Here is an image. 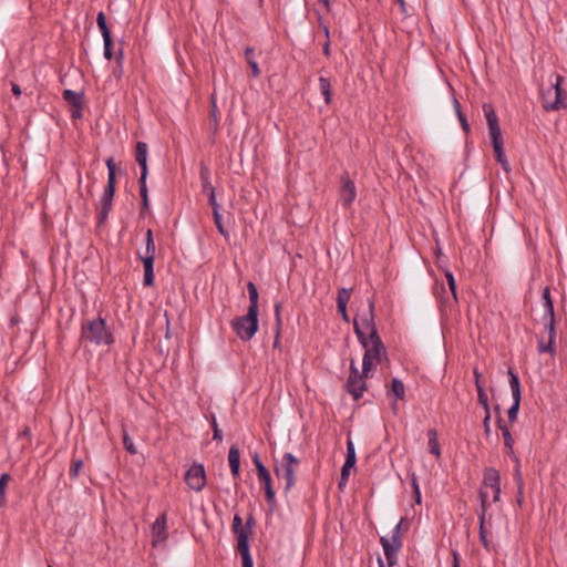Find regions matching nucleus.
<instances>
[{"label":"nucleus","mask_w":567,"mask_h":567,"mask_svg":"<svg viewBox=\"0 0 567 567\" xmlns=\"http://www.w3.org/2000/svg\"><path fill=\"white\" fill-rule=\"evenodd\" d=\"M365 379L367 377H363L362 374L358 378H348L344 388L354 400L362 398L364 391L367 390Z\"/></svg>","instance_id":"13"},{"label":"nucleus","mask_w":567,"mask_h":567,"mask_svg":"<svg viewBox=\"0 0 567 567\" xmlns=\"http://www.w3.org/2000/svg\"><path fill=\"white\" fill-rule=\"evenodd\" d=\"M523 492H524V485H519L517 486V497H516V502L517 504L522 507L523 505Z\"/></svg>","instance_id":"60"},{"label":"nucleus","mask_w":567,"mask_h":567,"mask_svg":"<svg viewBox=\"0 0 567 567\" xmlns=\"http://www.w3.org/2000/svg\"><path fill=\"white\" fill-rule=\"evenodd\" d=\"M122 434H123V444H124L125 450L131 454H136L137 450L131 439L130 433L124 429Z\"/></svg>","instance_id":"37"},{"label":"nucleus","mask_w":567,"mask_h":567,"mask_svg":"<svg viewBox=\"0 0 567 567\" xmlns=\"http://www.w3.org/2000/svg\"><path fill=\"white\" fill-rule=\"evenodd\" d=\"M501 429L503 430V437H504L505 446L509 450L511 453H513L514 439L512 437L509 427H501Z\"/></svg>","instance_id":"43"},{"label":"nucleus","mask_w":567,"mask_h":567,"mask_svg":"<svg viewBox=\"0 0 567 567\" xmlns=\"http://www.w3.org/2000/svg\"><path fill=\"white\" fill-rule=\"evenodd\" d=\"M62 97L65 102H68L71 106H75L79 104H83L84 94L82 92H75L72 90H64L62 93Z\"/></svg>","instance_id":"26"},{"label":"nucleus","mask_w":567,"mask_h":567,"mask_svg":"<svg viewBox=\"0 0 567 567\" xmlns=\"http://www.w3.org/2000/svg\"><path fill=\"white\" fill-rule=\"evenodd\" d=\"M233 530L237 535L240 533H248V530L243 526V519L241 517L236 514L233 519Z\"/></svg>","instance_id":"41"},{"label":"nucleus","mask_w":567,"mask_h":567,"mask_svg":"<svg viewBox=\"0 0 567 567\" xmlns=\"http://www.w3.org/2000/svg\"><path fill=\"white\" fill-rule=\"evenodd\" d=\"M82 116H83V104L72 106L71 117L73 120H78V118H81Z\"/></svg>","instance_id":"53"},{"label":"nucleus","mask_w":567,"mask_h":567,"mask_svg":"<svg viewBox=\"0 0 567 567\" xmlns=\"http://www.w3.org/2000/svg\"><path fill=\"white\" fill-rule=\"evenodd\" d=\"M542 299H543V302H544L543 305H544V309H545V312L543 316V321H546L547 317L555 316L554 301L551 299L550 288L548 286H546L543 289Z\"/></svg>","instance_id":"18"},{"label":"nucleus","mask_w":567,"mask_h":567,"mask_svg":"<svg viewBox=\"0 0 567 567\" xmlns=\"http://www.w3.org/2000/svg\"><path fill=\"white\" fill-rule=\"evenodd\" d=\"M554 342L555 341L548 340V343L545 344L544 341H539L538 342V351L540 353H544V352H549L551 354L555 353Z\"/></svg>","instance_id":"46"},{"label":"nucleus","mask_w":567,"mask_h":567,"mask_svg":"<svg viewBox=\"0 0 567 567\" xmlns=\"http://www.w3.org/2000/svg\"><path fill=\"white\" fill-rule=\"evenodd\" d=\"M245 60L248 63V65L250 66L251 76L252 78H258L260 75V69H259V65H258V63L256 61V54H255V49L254 48L247 47L245 49Z\"/></svg>","instance_id":"22"},{"label":"nucleus","mask_w":567,"mask_h":567,"mask_svg":"<svg viewBox=\"0 0 567 567\" xmlns=\"http://www.w3.org/2000/svg\"><path fill=\"white\" fill-rule=\"evenodd\" d=\"M281 303L276 302L275 305V330L281 329L282 320H281Z\"/></svg>","instance_id":"45"},{"label":"nucleus","mask_w":567,"mask_h":567,"mask_svg":"<svg viewBox=\"0 0 567 567\" xmlns=\"http://www.w3.org/2000/svg\"><path fill=\"white\" fill-rule=\"evenodd\" d=\"M487 493L483 489L480 491V499H481V512L480 515H484V518L486 519V512H487Z\"/></svg>","instance_id":"44"},{"label":"nucleus","mask_w":567,"mask_h":567,"mask_svg":"<svg viewBox=\"0 0 567 567\" xmlns=\"http://www.w3.org/2000/svg\"><path fill=\"white\" fill-rule=\"evenodd\" d=\"M96 23L101 31V34L103 37V41H111L113 40L111 30L106 23V17L103 11H100L96 17Z\"/></svg>","instance_id":"25"},{"label":"nucleus","mask_w":567,"mask_h":567,"mask_svg":"<svg viewBox=\"0 0 567 567\" xmlns=\"http://www.w3.org/2000/svg\"><path fill=\"white\" fill-rule=\"evenodd\" d=\"M564 78L561 75H556V82L551 83L550 87L547 91V94L555 93V100L553 102L547 101V95L543 94V106L546 111H558L560 109L567 107V104L563 101L564 90L561 87Z\"/></svg>","instance_id":"8"},{"label":"nucleus","mask_w":567,"mask_h":567,"mask_svg":"<svg viewBox=\"0 0 567 567\" xmlns=\"http://www.w3.org/2000/svg\"><path fill=\"white\" fill-rule=\"evenodd\" d=\"M373 361H374V360H373L372 358H370V355H369V354H364V355H363V359H362V372H361V374H362L363 377L369 378V374H370L371 370H372V369H373V367H374Z\"/></svg>","instance_id":"38"},{"label":"nucleus","mask_w":567,"mask_h":567,"mask_svg":"<svg viewBox=\"0 0 567 567\" xmlns=\"http://www.w3.org/2000/svg\"><path fill=\"white\" fill-rule=\"evenodd\" d=\"M213 217H214V223H215L219 234L221 236H224L225 238H227L229 236V233L225 229V227L223 225L221 215H220L219 210H217V209L213 210Z\"/></svg>","instance_id":"36"},{"label":"nucleus","mask_w":567,"mask_h":567,"mask_svg":"<svg viewBox=\"0 0 567 567\" xmlns=\"http://www.w3.org/2000/svg\"><path fill=\"white\" fill-rule=\"evenodd\" d=\"M494 153H495V158L501 164L502 168L507 173L511 172V166L505 156L504 148H502L501 151H498V150L494 151Z\"/></svg>","instance_id":"40"},{"label":"nucleus","mask_w":567,"mask_h":567,"mask_svg":"<svg viewBox=\"0 0 567 567\" xmlns=\"http://www.w3.org/2000/svg\"><path fill=\"white\" fill-rule=\"evenodd\" d=\"M145 252L144 255L138 254L140 260L143 262L144 267V279L143 285L145 287H152L154 285V261H155V252L156 247L155 243H145Z\"/></svg>","instance_id":"7"},{"label":"nucleus","mask_w":567,"mask_h":567,"mask_svg":"<svg viewBox=\"0 0 567 567\" xmlns=\"http://www.w3.org/2000/svg\"><path fill=\"white\" fill-rule=\"evenodd\" d=\"M104 42V52H103V55L106 60H112L113 56H114V51H113V40L111 41H103Z\"/></svg>","instance_id":"48"},{"label":"nucleus","mask_w":567,"mask_h":567,"mask_svg":"<svg viewBox=\"0 0 567 567\" xmlns=\"http://www.w3.org/2000/svg\"><path fill=\"white\" fill-rule=\"evenodd\" d=\"M83 468V461L82 460H74L72 462V466L70 468V476L71 478H76L80 474V471Z\"/></svg>","instance_id":"42"},{"label":"nucleus","mask_w":567,"mask_h":567,"mask_svg":"<svg viewBox=\"0 0 567 567\" xmlns=\"http://www.w3.org/2000/svg\"><path fill=\"white\" fill-rule=\"evenodd\" d=\"M319 87L320 92L323 96L324 103L328 105L332 101V91H331V82L328 78L320 76L319 78Z\"/></svg>","instance_id":"27"},{"label":"nucleus","mask_w":567,"mask_h":567,"mask_svg":"<svg viewBox=\"0 0 567 567\" xmlns=\"http://www.w3.org/2000/svg\"><path fill=\"white\" fill-rule=\"evenodd\" d=\"M412 485H413V488H414L415 502L417 504H420L421 503V493H420L419 484H417V481H416L415 477L412 478Z\"/></svg>","instance_id":"56"},{"label":"nucleus","mask_w":567,"mask_h":567,"mask_svg":"<svg viewBox=\"0 0 567 567\" xmlns=\"http://www.w3.org/2000/svg\"><path fill=\"white\" fill-rule=\"evenodd\" d=\"M248 533H240L237 535V550L239 551L241 559H243V566L250 567V564L252 563V558L249 553V544H248Z\"/></svg>","instance_id":"16"},{"label":"nucleus","mask_w":567,"mask_h":567,"mask_svg":"<svg viewBox=\"0 0 567 567\" xmlns=\"http://www.w3.org/2000/svg\"><path fill=\"white\" fill-rule=\"evenodd\" d=\"M488 135H489L494 151H497V150L501 151L502 148H504V142H503L502 131H501L499 126L488 128Z\"/></svg>","instance_id":"28"},{"label":"nucleus","mask_w":567,"mask_h":567,"mask_svg":"<svg viewBox=\"0 0 567 567\" xmlns=\"http://www.w3.org/2000/svg\"><path fill=\"white\" fill-rule=\"evenodd\" d=\"M350 470L351 468H347L346 465L342 466V468H341L342 481L348 482Z\"/></svg>","instance_id":"64"},{"label":"nucleus","mask_w":567,"mask_h":567,"mask_svg":"<svg viewBox=\"0 0 567 567\" xmlns=\"http://www.w3.org/2000/svg\"><path fill=\"white\" fill-rule=\"evenodd\" d=\"M477 390V401L480 404L478 413L483 417V424L482 425H489L491 419H492V411L488 404V395L483 388V385H478Z\"/></svg>","instance_id":"14"},{"label":"nucleus","mask_w":567,"mask_h":567,"mask_svg":"<svg viewBox=\"0 0 567 567\" xmlns=\"http://www.w3.org/2000/svg\"><path fill=\"white\" fill-rule=\"evenodd\" d=\"M199 178H200L202 183H204V182H209V181H210V171H209V168H208L206 165H204V164H202V165H200V169H199Z\"/></svg>","instance_id":"50"},{"label":"nucleus","mask_w":567,"mask_h":567,"mask_svg":"<svg viewBox=\"0 0 567 567\" xmlns=\"http://www.w3.org/2000/svg\"><path fill=\"white\" fill-rule=\"evenodd\" d=\"M258 313L248 308L247 313L231 320V328L241 341H249L259 330Z\"/></svg>","instance_id":"4"},{"label":"nucleus","mask_w":567,"mask_h":567,"mask_svg":"<svg viewBox=\"0 0 567 567\" xmlns=\"http://www.w3.org/2000/svg\"><path fill=\"white\" fill-rule=\"evenodd\" d=\"M299 460L291 453H285L280 467H276V474L285 480V492L288 493L295 485V467Z\"/></svg>","instance_id":"6"},{"label":"nucleus","mask_w":567,"mask_h":567,"mask_svg":"<svg viewBox=\"0 0 567 567\" xmlns=\"http://www.w3.org/2000/svg\"><path fill=\"white\" fill-rule=\"evenodd\" d=\"M353 330L358 341L365 349L364 354H369L378 363L389 360L385 346L375 326L374 301L372 298L368 299V309L360 316V319L354 318Z\"/></svg>","instance_id":"1"},{"label":"nucleus","mask_w":567,"mask_h":567,"mask_svg":"<svg viewBox=\"0 0 567 567\" xmlns=\"http://www.w3.org/2000/svg\"><path fill=\"white\" fill-rule=\"evenodd\" d=\"M338 312L341 315L342 319L346 321V322H349L350 319H349V315H348V311H347V305H343L341 308H337Z\"/></svg>","instance_id":"58"},{"label":"nucleus","mask_w":567,"mask_h":567,"mask_svg":"<svg viewBox=\"0 0 567 567\" xmlns=\"http://www.w3.org/2000/svg\"><path fill=\"white\" fill-rule=\"evenodd\" d=\"M81 339L94 346H111L114 343L113 333L106 327L102 317L82 322Z\"/></svg>","instance_id":"2"},{"label":"nucleus","mask_w":567,"mask_h":567,"mask_svg":"<svg viewBox=\"0 0 567 567\" xmlns=\"http://www.w3.org/2000/svg\"><path fill=\"white\" fill-rule=\"evenodd\" d=\"M351 297V289L341 288L337 296V308H341L343 305H348Z\"/></svg>","instance_id":"34"},{"label":"nucleus","mask_w":567,"mask_h":567,"mask_svg":"<svg viewBox=\"0 0 567 567\" xmlns=\"http://www.w3.org/2000/svg\"><path fill=\"white\" fill-rule=\"evenodd\" d=\"M515 462H516V466H515V472H514V478L517 483V486L524 485L522 473H520V465H519V461L517 457H515Z\"/></svg>","instance_id":"51"},{"label":"nucleus","mask_w":567,"mask_h":567,"mask_svg":"<svg viewBox=\"0 0 567 567\" xmlns=\"http://www.w3.org/2000/svg\"><path fill=\"white\" fill-rule=\"evenodd\" d=\"M208 203L212 206L213 210H219L220 205L217 203L215 190L207 194Z\"/></svg>","instance_id":"54"},{"label":"nucleus","mask_w":567,"mask_h":567,"mask_svg":"<svg viewBox=\"0 0 567 567\" xmlns=\"http://www.w3.org/2000/svg\"><path fill=\"white\" fill-rule=\"evenodd\" d=\"M545 329L548 331V340L555 341L556 338V327H555V316L547 317V320L544 321Z\"/></svg>","instance_id":"35"},{"label":"nucleus","mask_w":567,"mask_h":567,"mask_svg":"<svg viewBox=\"0 0 567 567\" xmlns=\"http://www.w3.org/2000/svg\"><path fill=\"white\" fill-rule=\"evenodd\" d=\"M167 515L166 513L161 514L152 525L153 546H157L167 539Z\"/></svg>","instance_id":"12"},{"label":"nucleus","mask_w":567,"mask_h":567,"mask_svg":"<svg viewBox=\"0 0 567 567\" xmlns=\"http://www.w3.org/2000/svg\"><path fill=\"white\" fill-rule=\"evenodd\" d=\"M492 489L494 492L493 501L496 503L499 501V497H501V485L492 487Z\"/></svg>","instance_id":"63"},{"label":"nucleus","mask_w":567,"mask_h":567,"mask_svg":"<svg viewBox=\"0 0 567 567\" xmlns=\"http://www.w3.org/2000/svg\"><path fill=\"white\" fill-rule=\"evenodd\" d=\"M257 476L259 481L264 484L266 499L268 504L274 505L276 502L275 492L271 486V476L269 471L265 465H258Z\"/></svg>","instance_id":"15"},{"label":"nucleus","mask_w":567,"mask_h":567,"mask_svg":"<svg viewBox=\"0 0 567 567\" xmlns=\"http://www.w3.org/2000/svg\"><path fill=\"white\" fill-rule=\"evenodd\" d=\"M339 196L343 207H349L357 197L354 181L350 177L348 172H344L340 177Z\"/></svg>","instance_id":"10"},{"label":"nucleus","mask_w":567,"mask_h":567,"mask_svg":"<svg viewBox=\"0 0 567 567\" xmlns=\"http://www.w3.org/2000/svg\"><path fill=\"white\" fill-rule=\"evenodd\" d=\"M185 482L195 492H202L206 485V473L202 464H193L185 473Z\"/></svg>","instance_id":"9"},{"label":"nucleus","mask_w":567,"mask_h":567,"mask_svg":"<svg viewBox=\"0 0 567 567\" xmlns=\"http://www.w3.org/2000/svg\"><path fill=\"white\" fill-rule=\"evenodd\" d=\"M486 524L487 520L484 518V515H480V540L483 544V546L489 550V542L486 536Z\"/></svg>","instance_id":"32"},{"label":"nucleus","mask_w":567,"mask_h":567,"mask_svg":"<svg viewBox=\"0 0 567 567\" xmlns=\"http://www.w3.org/2000/svg\"><path fill=\"white\" fill-rule=\"evenodd\" d=\"M492 415L495 417L496 425H505L504 420L502 419L501 408L496 404L493 409Z\"/></svg>","instance_id":"52"},{"label":"nucleus","mask_w":567,"mask_h":567,"mask_svg":"<svg viewBox=\"0 0 567 567\" xmlns=\"http://www.w3.org/2000/svg\"><path fill=\"white\" fill-rule=\"evenodd\" d=\"M11 91H12V93H13V95L16 97H20L21 96L22 92H21V89H20L19 84L12 82L11 83Z\"/></svg>","instance_id":"61"},{"label":"nucleus","mask_w":567,"mask_h":567,"mask_svg":"<svg viewBox=\"0 0 567 567\" xmlns=\"http://www.w3.org/2000/svg\"><path fill=\"white\" fill-rule=\"evenodd\" d=\"M215 188L214 186L212 185L210 181L209 182H204L202 183V192L207 195L209 194L210 192H214Z\"/></svg>","instance_id":"57"},{"label":"nucleus","mask_w":567,"mask_h":567,"mask_svg":"<svg viewBox=\"0 0 567 567\" xmlns=\"http://www.w3.org/2000/svg\"><path fill=\"white\" fill-rule=\"evenodd\" d=\"M347 436H348V441H347V456H346V462H344L343 465H346L347 468H352V467H354L355 462H357L355 450H354L353 442L351 440V432L350 431L347 433Z\"/></svg>","instance_id":"24"},{"label":"nucleus","mask_w":567,"mask_h":567,"mask_svg":"<svg viewBox=\"0 0 567 567\" xmlns=\"http://www.w3.org/2000/svg\"><path fill=\"white\" fill-rule=\"evenodd\" d=\"M116 64L120 65V74L123 73V62H124V50L123 48H118L116 52H114Z\"/></svg>","instance_id":"49"},{"label":"nucleus","mask_w":567,"mask_h":567,"mask_svg":"<svg viewBox=\"0 0 567 567\" xmlns=\"http://www.w3.org/2000/svg\"><path fill=\"white\" fill-rule=\"evenodd\" d=\"M458 121H460V124H461V126H462L463 131H464L466 134H468V133H470V131H471V128H470V124H468V122H467L466 116L458 118Z\"/></svg>","instance_id":"59"},{"label":"nucleus","mask_w":567,"mask_h":567,"mask_svg":"<svg viewBox=\"0 0 567 567\" xmlns=\"http://www.w3.org/2000/svg\"><path fill=\"white\" fill-rule=\"evenodd\" d=\"M483 484L485 486H489L491 488L501 485L499 472L494 467L485 468Z\"/></svg>","instance_id":"20"},{"label":"nucleus","mask_w":567,"mask_h":567,"mask_svg":"<svg viewBox=\"0 0 567 567\" xmlns=\"http://www.w3.org/2000/svg\"><path fill=\"white\" fill-rule=\"evenodd\" d=\"M138 185H140V196L142 199L140 215L144 216L150 208L148 189H147L146 182H138Z\"/></svg>","instance_id":"29"},{"label":"nucleus","mask_w":567,"mask_h":567,"mask_svg":"<svg viewBox=\"0 0 567 567\" xmlns=\"http://www.w3.org/2000/svg\"><path fill=\"white\" fill-rule=\"evenodd\" d=\"M520 399L522 398L513 399V404L507 410V416H508L509 423H514L517 419V414H518L519 405H520Z\"/></svg>","instance_id":"33"},{"label":"nucleus","mask_w":567,"mask_h":567,"mask_svg":"<svg viewBox=\"0 0 567 567\" xmlns=\"http://www.w3.org/2000/svg\"><path fill=\"white\" fill-rule=\"evenodd\" d=\"M483 112H484V115H485L488 128H493V127H498L499 126L497 114H496L495 109H494V106L492 104L484 103L483 104Z\"/></svg>","instance_id":"23"},{"label":"nucleus","mask_w":567,"mask_h":567,"mask_svg":"<svg viewBox=\"0 0 567 567\" xmlns=\"http://www.w3.org/2000/svg\"><path fill=\"white\" fill-rule=\"evenodd\" d=\"M228 462L234 478H237L239 476L240 470V451L237 445L230 446L228 453Z\"/></svg>","instance_id":"17"},{"label":"nucleus","mask_w":567,"mask_h":567,"mask_svg":"<svg viewBox=\"0 0 567 567\" xmlns=\"http://www.w3.org/2000/svg\"><path fill=\"white\" fill-rule=\"evenodd\" d=\"M10 480V475L8 473H3L0 476V506H2L6 502V487Z\"/></svg>","instance_id":"39"},{"label":"nucleus","mask_w":567,"mask_h":567,"mask_svg":"<svg viewBox=\"0 0 567 567\" xmlns=\"http://www.w3.org/2000/svg\"><path fill=\"white\" fill-rule=\"evenodd\" d=\"M426 436H427L429 452L431 454H433L436 458H440L441 457V446L439 443V436H437L436 430L430 429L427 431Z\"/></svg>","instance_id":"19"},{"label":"nucleus","mask_w":567,"mask_h":567,"mask_svg":"<svg viewBox=\"0 0 567 567\" xmlns=\"http://www.w3.org/2000/svg\"><path fill=\"white\" fill-rule=\"evenodd\" d=\"M105 164L107 167V183L104 187V192L97 208V225H103L107 220L109 214L112 209V203L116 188V164L114 157H109Z\"/></svg>","instance_id":"3"},{"label":"nucleus","mask_w":567,"mask_h":567,"mask_svg":"<svg viewBox=\"0 0 567 567\" xmlns=\"http://www.w3.org/2000/svg\"><path fill=\"white\" fill-rule=\"evenodd\" d=\"M255 525V518L252 515H250L247 520H246V525L244 526L247 530H248V534L250 533V529L251 527Z\"/></svg>","instance_id":"62"},{"label":"nucleus","mask_w":567,"mask_h":567,"mask_svg":"<svg viewBox=\"0 0 567 567\" xmlns=\"http://www.w3.org/2000/svg\"><path fill=\"white\" fill-rule=\"evenodd\" d=\"M445 277L447 280L449 288L452 291L454 299L456 300V281L454 275L451 271H446Z\"/></svg>","instance_id":"47"},{"label":"nucleus","mask_w":567,"mask_h":567,"mask_svg":"<svg viewBox=\"0 0 567 567\" xmlns=\"http://www.w3.org/2000/svg\"><path fill=\"white\" fill-rule=\"evenodd\" d=\"M507 374L513 399L522 398L520 381L517 373L514 371L513 368L509 367L507 370Z\"/></svg>","instance_id":"21"},{"label":"nucleus","mask_w":567,"mask_h":567,"mask_svg":"<svg viewBox=\"0 0 567 567\" xmlns=\"http://www.w3.org/2000/svg\"><path fill=\"white\" fill-rule=\"evenodd\" d=\"M388 392L392 393L396 399H404L405 388L403 382L398 378H393L391 381V388Z\"/></svg>","instance_id":"31"},{"label":"nucleus","mask_w":567,"mask_h":567,"mask_svg":"<svg viewBox=\"0 0 567 567\" xmlns=\"http://www.w3.org/2000/svg\"><path fill=\"white\" fill-rule=\"evenodd\" d=\"M247 290L249 295V306L248 308H252L254 311L259 312L258 310V299L259 293L256 285L252 281H249L247 284Z\"/></svg>","instance_id":"30"},{"label":"nucleus","mask_w":567,"mask_h":567,"mask_svg":"<svg viewBox=\"0 0 567 567\" xmlns=\"http://www.w3.org/2000/svg\"><path fill=\"white\" fill-rule=\"evenodd\" d=\"M358 377H361V372H359V369L357 368L354 361L351 360L348 378H358Z\"/></svg>","instance_id":"55"},{"label":"nucleus","mask_w":567,"mask_h":567,"mask_svg":"<svg viewBox=\"0 0 567 567\" xmlns=\"http://www.w3.org/2000/svg\"><path fill=\"white\" fill-rule=\"evenodd\" d=\"M148 146L145 142H137L135 146V161L141 167V176L138 182H146L148 175L147 166Z\"/></svg>","instance_id":"11"},{"label":"nucleus","mask_w":567,"mask_h":567,"mask_svg":"<svg viewBox=\"0 0 567 567\" xmlns=\"http://www.w3.org/2000/svg\"><path fill=\"white\" fill-rule=\"evenodd\" d=\"M401 525L402 520L395 525L391 539L386 537L380 538V543L384 550L385 559L390 567L394 566L398 563V551L402 546V539L400 535Z\"/></svg>","instance_id":"5"}]
</instances>
